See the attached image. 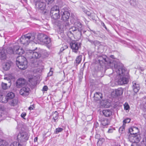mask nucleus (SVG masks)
<instances>
[{
  "instance_id": "obj_1",
  "label": "nucleus",
  "mask_w": 146,
  "mask_h": 146,
  "mask_svg": "<svg viewBox=\"0 0 146 146\" xmlns=\"http://www.w3.org/2000/svg\"><path fill=\"white\" fill-rule=\"evenodd\" d=\"M102 57L106 62V66H111L112 68L114 67L115 69L114 70L117 74V77L118 84L122 85L127 84L128 82L129 74L123 65L122 64H116L117 63L116 62H114L113 63H111V62L108 61V58L106 56H104Z\"/></svg>"
},
{
  "instance_id": "obj_2",
  "label": "nucleus",
  "mask_w": 146,
  "mask_h": 146,
  "mask_svg": "<svg viewBox=\"0 0 146 146\" xmlns=\"http://www.w3.org/2000/svg\"><path fill=\"white\" fill-rule=\"evenodd\" d=\"M71 22L74 24V26L69 29V33L73 35L78 36L79 37H81L82 33H84L86 31L83 30L82 25L78 20L72 18L71 20Z\"/></svg>"
},
{
  "instance_id": "obj_3",
  "label": "nucleus",
  "mask_w": 146,
  "mask_h": 146,
  "mask_svg": "<svg viewBox=\"0 0 146 146\" xmlns=\"http://www.w3.org/2000/svg\"><path fill=\"white\" fill-rule=\"evenodd\" d=\"M59 12V7L58 6H54L51 9L50 15L52 19V22L57 25L60 24V22L58 20L60 17Z\"/></svg>"
},
{
  "instance_id": "obj_4",
  "label": "nucleus",
  "mask_w": 146,
  "mask_h": 146,
  "mask_svg": "<svg viewBox=\"0 0 146 146\" xmlns=\"http://www.w3.org/2000/svg\"><path fill=\"white\" fill-rule=\"evenodd\" d=\"M35 33H28L21 37L20 39V42L23 45H27L30 41H33L35 38Z\"/></svg>"
},
{
  "instance_id": "obj_5",
  "label": "nucleus",
  "mask_w": 146,
  "mask_h": 146,
  "mask_svg": "<svg viewBox=\"0 0 146 146\" xmlns=\"http://www.w3.org/2000/svg\"><path fill=\"white\" fill-rule=\"evenodd\" d=\"M16 64L19 68L22 70L25 69L27 67L26 59L22 56H19L17 58Z\"/></svg>"
},
{
  "instance_id": "obj_6",
  "label": "nucleus",
  "mask_w": 146,
  "mask_h": 146,
  "mask_svg": "<svg viewBox=\"0 0 146 146\" xmlns=\"http://www.w3.org/2000/svg\"><path fill=\"white\" fill-rule=\"evenodd\" d=\"M106 56L108 58V61L111 62V63H113L114 62H116L117 63V64H116L120 63H117L116 61L114 60L113 59L114 58V56L113 55H111L110 56V57L113 59V60H111L110 59H109V58H108L107 57V56L106 55H101V62H102V63H101V67L102 66V68L104 69V71H105L106 70L107 68H108L111 67V68L113 71L115 70V69L114 68V67H113V68H112L111 66H106V62L102 58L103 56Z\"/></svg>"
},
{
  "instance_id": "obj_7",
  "label": "nucleus",
  "mask_w": 146,
  "mask_h": 146,
  "mask_svg": "<svg viewBox=\"0 0 146 146\" xmlns=\"http://www.w3.org/2000/svg\"><path fill=\"white\" fill-rule=\"evenodd\" d=\"M29 135L26 132H23L18 134L17 136V140L19 142H25L28 140Z\"/></svg>"
},
{
  "instance_id": "obj_8",
  "label": "nucleus",
  "mask_w": 146,
  "mask_h": 146,
  "mask_svg": "<svg viewBox=\"0 0 146 146\" xmlns=\"http://www.w3.org/2000/svg\"><path fill=\"white\" fill-rule=\"evenodd\" d=\"M37 38L40 42L46 44H49L51 42V40L46 35L43 34H39L37 36Z\"/></svg>"
},
{
  "instance_id": "obj_9",
  "label": "nucleus",
  "mask_w": 146,
  "mask_h": 146,
  "mask_svg": "<svg viewBox=\"0 0 146 146\" xmlns=\"http://www.w3.org/2000/svg\"><path fill=\"white\" fill-rule=\"evenodd\" d=\"M61 19L65 21V25L66 26H68L69 24L68 20L69 18L70 13L68 11L63 9L61 11Z\"/></svg>"
},
{
  "instance_id": "obj_10",
  "label": "nucleus",
  "mask_w": 146,
  "mask_h": 146,
  "mask_svg": "<svg viewBox=\"0 0 146 146\" xmlns=\"http://www.w3.org/2000/svg\"><path fill=\"white\" fill-rule=\"evenodd\" d=\"M81 43L74 41L72 42L70 44L72 51L76 53L78 52L79 49L81 47Z\"/></svg>"
},
{
  "instance_id": "obj_11",
  "label": "nucleus",
  "mask_w": 146,
  "mask_h": 146,
  "mask_svg": "<svg viewBox=\"0 0 146 146\" xmlns=\"http://www.w3.org/2000/svg\"><path fill=\"white\" fill-rule=\"evenodd\" d=\"M140 136L139 135H131L129 136V139L132 143H137L140 140Z\"/></svg>"
},
{
  "instance_id": "obj_12",
  "label": "nucleus",
  "mask_w": 146,
  "mask_h": 146,
  "mask_svg": "<svg viewBox=\"0 0 146 146\" xmlns=\"http://www.w3.org/2000/svg\"><path fill=\"white\" fill-rule=\"evenodd\" d=\"M100 57L98 56L94 60V63L96 65L95 70L97 72H100Z\"/></svg>"
},
{
  "instance_id": "obj_13",
  "label": "nucleus",
  "mask_w": 146,
  "mask_h": 146,
  "mask_svg": "<svg viewBox=\"0 0 146 146\" xmlns=\"http://www.w3.org/2000/svg\"><path fill=\"white\" fill-rule=\"evenodd\" d=\"M29 53L30 56V58H38L40 57L41 55L40 52L35 51L29 52Z\"/></svg>"
},
{
  "instance_id": "obj_14",
  "label": "nucleus",
  "mask_w": 146,
  "mask_h": 146,
  "mask_svg": "<svg viewBox=\"0 0 146 146\" xmlns=\"http://www.w3.org/2000/svg\"><path fill=\"white\" fill-rule=\"evenodd\" d=\"M35 5L36 7L41 10L44 9L46 7V5L45 3L38 1L36 2Z\"/></svg>"
},
{
  "instance_id": "obj_15",
  "label": "nucleus",
  "mask_w": 146,
  "mask_h": 146,
  "mask_svg": "<svg viewBox=\"0 0 146 146\" xmlns=\"http://www.w3.org/2000/svg\"><path fill=\"white\" fill-rule=\"evenodd\" d=\"M30 88L27 87L25 86L20 91V94L23 96H26L28 95Z\"/></svg>"
},
{
  "instance_id": "obj_16",
  "label": "nucleus",
  "mask_w": 146,
  "mask_h": 146,
  "mask_svg": "<svg viewBox=\"0 0 146 146\" xmlns=\"http://www.w3.org/2000/svg\"><path fill=\"white\" fill-rule=\"evenodd\" d=\"M132 84V88L134 92L135 93H137L140 89L139 84L135 81L133 82Z\"/></svg>"
},
{
  "instance_id": "obj_17",
  "label": "nucleus",
  "mask_w": 146,
  "mask_h": 146,
  "mask_svg": "<svg viewBox=\"0 0 146 146\" xmlns=\"http://www.w3.org/2000/svg\"><path fill=\"white\" fill-rule=\"evenodd\" d=\"M25 83V80L23 78L18 79L16 83V86L18 88H20L24 86Z\"/></svg>"
},
{
  "instance_id": "obj_18",
  "label": "nucleus",
  "mask_w": 146,
  "mask_h": 146,
  "mask_svg": "<svg viewBox=\"0 0 146 146\" xmlns=\"http://www.w3.org/2000/svg\"><path fill=\"white\" fill-rule=\"evenodd\" d=\"M111 105V103L106 100L101 101V107L104 108H108Z\"/></svg>"
},
{
  "instance_id": "obj_19",
  "label": "nucleus",
  "mask_w": 146,
  "mask_h": 146,
  "mask_svg": "<svg viewBox=\"0 0 146 146\" xmlns=\"http://www.w3.org/2000/svg\"><path fill=\"white\" fill-rule=\"evenodd\" d=\"M129 131L131 135H139L138 133L139 131L138 128L133 127L129 128Z\"/></svg>"
},
{
  "instance_id": "obj_20",
  "label": "nucleus",
  "mask_w": 146,
  "mask_h": 146,
  "mask_svg": "<svg viewBox=\"0 0 146 146\" xmlns=\"http://www.w3.org/2000/svg\"><path fill=\"white\" fill-rule=\"evenodd\" d=\"M14 50H15V53L19 55H21L23 54L24 51L22 48H19V47L18 46H14Z\"/></svg>"
},
{
  "instance_id": "obj_21",
  "label": "nucleus",
  "mask_w": 146,
  "mask_h": 146,
  "mask_svg": "<svg viewBox=\"0 0 146 146\" xmlns=\"http://www.w3.org/2000/svg\"><path fill=\"white\" fill-rule=\"evenodd\" d=\"M123 93V90L122 88H119L117 89H115L114 91L112 93V95L113 94H115V96H118L121 95Z\"/></svg>"
},
{
  "instance_id": "obj_22",
  "label": "nucleus",
  "mask_w": 146,
  "mask_h": 146,
  "mask_svg": "<svg viewBox=\"0 0 146 146\" xmlns=\"http://www.w3.org/2000/svg\"><path fill=\"white\" fill-rule=\"evenodd\" d=\"M6 54L5 50L4 49L0 50V58L2 60L6 58Z\"/></svg>"
},
{
  "instance_id": "obj_23",
  "label": "nucleus",
  "mask_w": 146,
  "mask_h": 146,
  "mask_svg": "<svg viewBox=\"0 0 146 146\" xmlns=\"http://www.w3.org/2000/svg\"><path fill=\"white\" fill-rule=\"evenodd\" d=\"M102 112L103 114L106 117H109L112 114V112L110 110H103Z\"/></svg>"
},
{
  "instance_id": "obj_24",
  "label": "nucleus",
  "mask_w": 146,
  "mask_h": 146,
  "mask_svg": "<svg viewBox=\"0 0 146 146\" xmlns=\"http://www.w3.org/2000/svg\"><path fill=\"white\" fill-rule=\"evenodd\" d=\"M82 58V56L81 55H79L76 57L74 62L76 65H78L80 63Z\"/></svg>"
},
{
  "instance_id": "obj_25",
  "label": "nucleus",
  "mask_w": 146,
  "mask_h": 146,
  "mask_svg": "<svg viewBox=\"0 0 146 146\" xmlns=\"http://www.w3.org/2000/svg\"><path fill=\"white\" fill-rule=\"evenodd\" d=\"M15 97V94L13 92H11L8 93L6 97L7 101L9 99H13Z\"/></svg>"
},
{
  "instance_id": "obj_26",
  "label": "nucleus",
  "mask_w": 146,
  "mask_h": 146,
  "mask_svg": "<svg viewBox=\"0 0 146 146\" xmlns=\"http://www.w3.org/2000/svg\"><path fill=\"white\" fill-rule=\"evenodd\" d=\"M100 93L96 92L94 94V98L95 101H99V103H100V96L99 95Z\"/></svg>"
},
{
  "instance_id": "obj_27",
  "label": "nucleus",
  "mask_w": 146,
  "mask_h": 146,
  "mask_svg": "<svg viewBox=\"0 0 146 146\" xmlns=\"http://www.w3.org/2000/svg\"><path fill=\"white\" fill-rule=\"evenodd\" d=\"M11 62H7L3 66V69L5 70H7L9 69L11 66Z\"/></svg>"
},
{
  "instance_id": "obj_28",
  "label": "nucleus",
  "mask_w": 146,
  "mask_h": 146,
  "mask_svg": "<svg viewBox=\"0 0 146 146\" xmlns=\"http://www.w3.org/2000/svg\"><path fill=\"white\" fill-rule=\"evenodd\" d=\"M15 50H14V47L13 48L11 47L9 48L7 50V52L9 54L15 53Z\"/></svg>"
},
{
  "instance_id": "obj_29",
  "label": "nucleus",
  "mask_w": 146,
  "mask_h": 146,
  "mask_svg": "<svg viewBox=\"0 0 146 146\" xmlns=\"http://www.w3.org/2000/svg\"><path fill=\"white\" fill-rule=\"evenodd\" d=\"M19 142H13L11 143L10 146H23L22 145L19 143Z\"/></svg>"
},
{
  "instance_id": "obj_30",
  "label": "nucleus",
  "mask_w": 146,
  "mask_h": 146,
  "mask_svg": "<svg viewBox=\"0 0 146 146\" xmlns=\"http://www.w3.org/2000/svg\"><path fill=\"white\" fill-rule=\"evenodd\" d=\"M52 116L53 117V119H54V121H56V120L57 119L58 117V113L57 111H56L53 114Z\"/></svg>"
},
{
  "instance_id": "obj_31",
  "label": "nucleus",
  "mask_w": 146,
  "mask_h": 146,
  "mask_svg": "<svg viewBox=\"0 0 146 146\" xmlns=\"http://www.w3.org/2000/svg\"><path fill=\"white\" fill-rule=\"evenodd\" d=\"M7 143L5 141L0 139V146H6Z\"/></svg>"
},
{
  "instance_id": "obj_32",
  "label": "nucleus",
  "mask_w": 146,
  "mask_h": 146,
  "mask_svg": "<svg viewBox=\"0 0 146 146\" xmlns=\"http://www.w3.org/2000/svg\"><path fill=\"white\" fill-rule=\"evenodd\" d=\"M86 13L88 16H90L92 19H94L95 18V15L94 13H90L89 11H87Z\"/></svg>"
},
{
  "instance_id": "obj_33",
  "label": "nucleus",
  "mask_w": 146,
  "mask_h": 146,
  "mask_svg": "<svg viewBox=\"0 0 146 146\" xmlns=\"http://www.w3.org/2000/svg\"><path fill=\"white\" fill-rule=\"evenodd\" d=\"M7 84L2 82L1 83V87L3 89L6 90L7 89Z\"/></svg>"
},
{
  "instance_id": "obj_34",
  "label": "nucleus",
  "mask_w": 146,
  "mask_h": 146,
  "mask_svg": "<svg viewBox=\"0 0 146 146\" xmlns=\"http://www.w3.org/2000/svg\"><path fill=\"white\" fill-rule=\"evenodd\" d=\"M17 103V101L16 100H13L10 101V104L11 106H14Z\"/></svg>"
},
{
  "instance_id": "obj_35",
  "label": "nucleus",
  "mask_w": 146,
  "mask_h": 146,
  "mask_svg": "<svg viewBox=\"0 0 146 146\" xmlns=\"http://www.w3.org/2000/svg\"><path fill=\"white\" fill-rule=\"evenodd\" d=\"M124 109L126 110H128L129 108V106L127 103H125L124 105Z\"/></svg>"
},
{
  "instance_id": "obj_36",
  "label": "nucleus",
  "mask_w": 146,
  "mask_h": 146,
  "mask_svg": "<svg viewBox=\"0 0 146 146\" xmlns=\"http://www.w3.org/2000/svg\"><path fill=\"white\" fill-rule=\"evenodd\" d=\"M29 81L31 84L32 85H34L36 83V82L34 81V79L33 78H29Z\"/></svg>"
},
{
  "instance_id": "obj_37",
  "label": "nucleus",
  "mask_w": 146,
  "mask_h": 146,
  "mask_svg": "<svg viewBox=\"0 0 146 146\" xmlns=\"http://www.w3.org/2000/svg\"><path fill=\"white\" fill-rule=\"evenodd\" d=\"M131 121V119L129 118H127L125 119L123 121V125H124L126 123H129Z\"/></svg>"
},
{
  "instance_id": "obj_38",
  "label": "nucleus",
  "mask_w": 146,
  "mask_h": 146,
  "mask_svg": "<svg viewBox=\"0 0 146 146\" xmlns=\"http://www.w3.org/2000/svg\"><path fill=\"white\" fill-rule=\"evenodd\" d=\"M53 69L52 68H50V72L48 73V76H51L53 74Z\"/></svg>"
},
{
  "instance_id": "obj_39",
  "label": "nucleus",
  "mask_w": 146,
  "mask_h": 146,
  "mask_svg": "<svg viewBox=\"0 0 146 146\" xmlns=\"http://www.w3.org/2000/svg\"><path fill=\"white\" fill-rule=\"evenodd\" d=\"M63 130V129L61 128H58L56 129V133H58L62 131Z\"/></svg>"
},
{
  "instance_id": "obj_40",
  "label": "nucleus",
  "mask_w": 146,
  "mask_h": 146,
  "mask_svg": "<svg viewBox=\"0 0 146 146\" xmlns=\"http://www.w3.org/2000/svg\"><path fill=\"white\" fill-rule=\"evenodd\" d=\"M48 90V87L46 86H44L42 89V90L44 91H46L47 90Z\"/></svg>"
},
{
  "instance_id": "obj_41",
  "label": "nucleus",
  "mask_w": 146,
  "mask_h": 146,
  "mask_svg": "<svg viewBox=\"0 0 146 146\" xmlns=\"http://www.w3.org/2000/svg\"><path fill=\"white\" fill-rule=\"evenodd\" d=\"M131 146H141L140 145L137 143H132Z\"/></svg>"
},
{
  "instance_id": "obj_42",
  "label": "nucleus",
  "mask_w": 146,
  "mask_h": 146,
  "mask_svg": "<svg viewBox=\"0 0 146 146\" xmlns=\"http://www.w3.org/2000/svg\"><path fill=\"white\" fill-rule=\"evenodd\" d=\"M103 49H104L103 52H104L105 50H105V51H106V50L107 49V48L106 46H101V48Z\"/></svg>"
},
{
  "instance_id": "obj_43",
  "label": "nucleus",
  "mask_w": 146,
  "mask_h": 146,
  "mask_svg": "<svg viewBox=\"0 0 146 146\" xmlns=\"http://www.w3.org/2000/svg\"><path fill=\"white\" fill-rule=\"evenodd\" d=\"M4 79L5 80H6L8 81L9 83L11 82V80L8 77H5L4 78Z\"/></svg>"
},
{
  "instance_id": "obj_44",
  "label": "nucleus",
  "mask_w": 146,
  "mask_h": 146,
  "mask_svg": "<svg viewBox=\"0 0 146 146\" xmlns=\"http://www.w3.org/2000/svg\"><path fill=\"white\" fill-rule=\"evenodd\" d=\"M26 115V114L25 113L23 112L21 114V116L24 119V117H25Z\"/></svg>"
},
{
  "instance_id": "obj_45",
  "label": "nucleus",
  "mask_w": 146,
  "mask_h": 146,
  "mask_svg": "<svg viewBox=\"0 0 146 146\" xmlns=\"http://www.w3.org/2000/svg\"><path fill=\"white\" fill-rule=\"evenodd\" d=\"M94 43L96 46L100 44V42L98 41H95L94 42Z\"/></svg>"
},
{
  "instance_id": "obj_46",
  "label": "nucleus",
  "mask_w": 146,
  "mask_h": 146,
  "mask_svg": "<svg viewBox=\"0 0 146 146\" xmlns=\"http://www.w3.org/2000/svg\"><path fill=\"white\" fill-rule=\"evenodd\" d=\"M54 1V0H45L46 2H48V4H49V3H52Z\"/></svg>"
},
{
  "instance_id": "obj_47",
  "label": "nucleus",
  "mask_w": 146,
  "mask_h": 146,
  "mask_svg": "<svg viewBox=\"0 0 146 146\" xmlns=\"http://www.w3.org/2000/svg\"><path fill=\"white\" fill-rule=\"evenodd\" d=\"M101 25L105 28V29L107 30V28L106 26L104 24V23L101 22Z\"/></svg>"
},
{
  "instance_id": "obj_48",
  "label": "nucleus",
  "mask_w": 146,
  "mask_h": 146,
  "mask_svg": "<svg viewBox=\"0 0 146 146\" xmlns=\"http://www.w3.org/2000/svg\"><path fill=\"white\" fill-rule=\"evenodd\" d=\"M33 108H34V107L33 106H31L29 107V109L30 110H31L33 109Z\"/></svg>"
},
{
  "instance_id": "obj_49",
  "label": "nucleus",
  "mask_w": 146,
  "mask_h": 146,
  "mask_svg": "<svg viewBox=\"0 0 146 146\" xmlns=\"http://www.w3.org/2000/svg\"><path fill=\"white\" fill-rule=\"evenodd\" d=\"M113 130L111 129H109L108 131V133H111L112 132Z\"/></svg>"
},
{
  "instance_id": "obj_50",
  "label": "nucleus",
  "mask_w": 146,
  "mask_h": 146,
  "mask_svg": "<svg viewBox=\"0 0 146 146\" xmlns=\"http://www.w3.org/2000/svg\"><path fill=\"white\" fill-rule=\"evenodd\" d=\"M38 140V138L37 137H35L34 139V142H36Z\"/></svg>"
},
{
  "instance_id": "obj_51",
  "label": "nucleus",
  "mask_w": 146,
  "mask_h": 146,
  "mask_svg": "<svg viewBox=\"0 0 146 146\" xmlns=\"http://www.w3.org/2000/svg\"><path fill=\"white\" fill-rule=\"evenodd\" d=\"M64 50V48L63 47H62V48H61L60 49V51L61 52H62Z\"/></svg>"
},
{
  "instance_id": "obj_52",
  "label": "nucleus",
  "mask_w": 146,
  "mask_h": 146,
  "mask_svg": "<svg viewBox=\"0 0 146 146\" xmlns=\"http://www.w3.org/2000/svg\"><path fill=\"white\" fill-rule=\"evenodd\" d=\"M124 129V128L123 127H120L119 129V131H120V130H121L122 131H123V129Z\"/></svg>"
},
{
  "instance_id": "obj_53",
  "label": "nucleus",
  "mask_w": 146,
  "mask_h": 146,
  "mask_svg": "<svg viewBox=\"0 0 146 146\" xmlns=\"http://www.w3.org/2000/svg\"><path fill=\"white\" fill-rule=\"evenodd\" d=\"M88 41H89L90 42H91V43H92L93 42L94 43V42H93V41L90 40V39H88Z\"/></svg>"
},
{
  "instance_id": "obj_54",
  "label": "nucleus",
  "mask_w": 146,
  "mask_h": 146,
  "mask_svg": "<svg viewBox=\"0 0 146 146\" xmlns=\"http://www.w3.org/2000/svg\"><path fill=\"white\" fill-rule=\"evenodd\" d=\"M99 140H98V143H97V145L98 146H100V144L99 143Z\"/></svg>"
},
{
  "instance_id": "obj_55",
  "label": "nucleus",
  "mask_w": 146,
  "mask_h": 146,
  "mask_svg": "<svg viewBox=\"0 0 146 146\" xmlns=\"http://www.w3.org/2000/svg\"><path fill=\"white\" fill-rule=\"evenodd\" d=\"M140 70L142 71H144V69L143 68H140Z\"/></svg>"
},
{
  "instance_id": "obj_56",
  "label": "nucleus",
  "mask_w": 146,
  "mask_h": 146,
  "mask_svg": "<svg viewBox=\"0 0 146 146\" xmlns=\"http://www.w3.org/2000/svg\"><path fill=\"white\" fill-rule=\"evenodd\" d=\"M130 4H131V5H132L133 6L134 5V3H132L131 2H130Z\"/></svg>"
},
{
  "instance_id": "obj_57",
  "label": "nucleus",
  "mask_w": 146,
  "mask_h": 146,
  "mask_svg": "<svg viewBox=\"0 0 146 146\" xmlns=\"http://www.w3.org/2000/svg\"><path fill=\"white\" fill-rule=\"evenodd\" d=\"M91 31H92L93 33H94V34L95 33V32L94 31H93V30H91Z\"/></svg>"
},
{
  "instance_id": "obj_58",
  "label": "nucleus",
  "mask_w": 146,
  "mask_h": 146,
  "mask_svg": "<svg viewBox=\"0 0 146 146\" xmlns=\"http://www.w3.org/2000/svg\"><path fill=\"white\" fill-rule=\"evenodd\" d=\"M145 144H146V137L145 138Z\"/></svg>"
},
{
  "instance_id": "obj_59",
  "label": "nucleus",
  "mask_w": 146,
  "mask_h": 146,
  "mask_svg": "<svg viewBox=\"0 0 146 146\" xmlns=\"http://www.w3.org/2000/svg\"><path fill=\"white\" fill-rule=\"evenodd\" d=\"M65 47H67V46H65Z\"/></svg>"
},
{
  "instance_id": "obj_60",
  "label": "nucleus",
  "mask_w": 146,
  "mask_h": 146,
  "mask_svg": "<svg viewBox=\"0 0 146 146\" xmlns=\"http://www.w3.org/2000/svg\"><path fill=\"white\" fill-rule=\"evenodd\" d=\"M1 108V107H0V109Z\"/></svg>"
},
{
  "instance_id": "obj_61",
  "label": "nucleus",
  "mask_w": 146,
  "mask_h": 146,
  "mask_svg": "<svg viewBox=\"0 0 146 146\" xmlns=\"http://www.w3.org/2000/svg\"><path fill=\"white\" fill-rule=\"evenodd\" d=\"M1 116V115H0V117Z\"/></svg>"
}]
</instances>
